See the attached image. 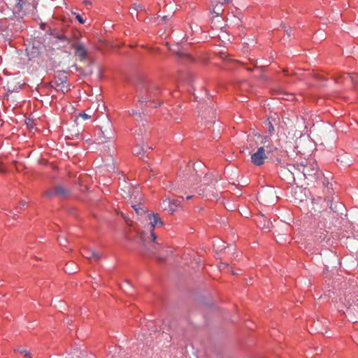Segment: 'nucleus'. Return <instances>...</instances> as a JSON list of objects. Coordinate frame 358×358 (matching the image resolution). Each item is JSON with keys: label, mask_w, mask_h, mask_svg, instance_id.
Returning <instances> with one entry per match:
<instances>
[{"label": "nucleus", "mask_w": 358, "mask_h": 358, "mask_svg": "<svg viewBox=\"0 0 358 358\" xmlns=\"http://www.w3.org/2000/svg\"><path fill=\"white\" fill-rule=\"evenodd\" d=\"M181 201L179 199L171 200L170 213L173 214L180 206Z\"/></svg>", "instance_id": "12"}, {"label": "nucleus", "mask_w": 358, "mask_h": 358, "mask_svg": "<svg viewBox=\"0 0 358 358\" xmlns=\"http://www.w3.org/2000/svg\"><path fill=\"white\" fill-rule=\"evenodd\" d=\"M266 152L263 148H258L257 151L251 155V162L256 166H262L267 158Z\"/></svg>", "instance_id": "5"}, {"label": "nucleus", "mask_w": 358, "mask_h": 358, "mask_svg": "<svg viewBox=\"0 0 358 358\" xmlns=\"http://www.w3.org/2000/svg\"><path fill=\"white\" fill-rule=\"evenodd\" d=\"M214 176L213 174H205L203 177V184L205 185H215V182L216 181L215 178H213Z\"/></svg>", "instance_id": "13"}, {"label": "nucleus", "mask_w": 358, "mask_h": 358, "mask_svg": "<svg viewBox=\"0 0 358 358\" xmlns=\"http://www.w3.org/2000/svg\"><path fill=\"white\" fill-rule=\"evenodd\" d=\"M72 15L75 16L76 19L79 22L80 24H84L85 22V20L79 13L73 12Z\"/></svg>", "instance_id": "21"}, {"label": "nucleus", "mask_w": 358, "mask_h": 358, "mask_svg": "<svg viewBox=\"0 0 358 358\" xmlns=\"http://www.w3.org/2000/svg\"><path fill=\"white\" fill-rule=\"evenodd\" d=\"M141 97L136 104L137 107L143 108L144 104L149 103L152 107H157L160 103H155V98L159 94V90L147 81L143 83L140 90Z\"/></svg>", "instance_id": "1"}, {"label": "nucleus", "mask_w": 358, "mask_h": 358, "mask_svg": "<svg viewBox=\"0 0 358 358\" xmlns=\"http://www.w3.org/2000/svg\"><path fill=\"white\" fill-rule=\"evenodd\" d=\"M54 37L60 41H68V37L62 33H55L53 34Z\"/></svg>", "instance_id": "16"}, {"label": "nucleus", "mask_w": 358, "mask_h": 358, "mask_svg": "<svg viewBox=\"0 0 358 358\" xmlns=\"http://www.w3.org/2000/svg\"><path fill=\"white\" fill-rule=\"evenodd\" d=\"M80 116L83 120H88V119H90V115H87V114H86V113H80Z\"/></svg>", "instance_id": "27"}, {"label": "nucleus", "mask_w": 358, "mask_h": 358, "mask_svg": "<svg viewBox=\"0 0 358 358\" xmlns=\"http://www.w3.org/2000/svg\"><path fill=\"white\" fill-rule=\"evenodd\" d=\"M26 203H26L25 201H22V202L20 203V208H22V207H24V206L26 205Z\"/></svg>", "instance_id": "30"}, {"label": "nucleus", "mask_w": 358, "mask_h": 358, "mask_svg": "<svg viewBox=\"0 0 358 358\" xmlns=\"http://www.w3.org/2000/svg\"><path fill=\"white\" fill-rule=\"evenodd\" d=\"M178 55L181 58L184 59L185 60H186L188 62H192L194 61V58L190 55L183 53V52H179Z\"/></svg>", "instance_id": "17"}, {"label": "nucleus", "mask_w": 358, "mask_h": 358, "mask_svg": "<svg viewBox=\"0 0 358 358\" xmlns=\"http://www.w3.org/2000/svg\"><path fill=\"white\" fill-rule=\"evenodd\" d=\"M15 351L19 352L21 354L24 355V356L28 357V358H31V354L29 352H27L26 350H24V349L18 348V349L15 350Z\"/></svg>", "instance_id": "23"}, {"label": "nucleus", "mask_w": 358, "mask_h": 358, "mask_svg": "<svg viewBox=\"0 0 358 358\" xmlns=\"http://www.w3.org/2000/svg\"><path fill=\"white\" fill-rule=\"evenodd\" d=\"M171 206V199L167 198L163 200L161 203V207L164 210L168 211L170 213V206Z\"/></svg>", "instance_id": "15"}, {"label": "nucleus", "mask_w": 358, "mask_h": 358, "mask_svg": "<svg viewBox=\"0 0 358 358\" xmlns=\"http://www.w3.org/2000/svg\"><path fill=\"white\" fill-rule=\"evenodd\" d=\"M132 208L135 210L136 213L138 215H141V213H145V210L141 207V203L132 205Z\"/></svg>", "instance_id": "19"}, {"label": "nucleus", "mask_w": 358, "mask_h": 358, "mask_svg": "<svg viewBox=\"0 0 358 358\" xmlns=\"http://www.w3.org/2000/svg\"><path fill=\"white\" fill-rule=\"evenodd\" d=\"M339 206L341 207V208L343 207L341 203L339 204Z\"/></svg>", "instance_id": "36"}, {"label": "nucleus", "mask_w": 358, "mask_h": 358, "mask_svg": "<svg viewBox=\"0 0 358 358\" xmlns=\"http://www.w3.org/2000/svg\"><path fill=\"white\" fill-rule=\"evenodd\" d=\"M73 48L75 50V54L78 56L81 60H83L87 57V50L83 43H78L73 45Z\"/></svg>", "instance_id": "8"}, {"label": "nucleus", "mask_w": 358, "mask_h": 358, "mask_svg": "<svg viewBox=\"0 0 358 358\" xmlns=\"http://www.w3.org/2000/svg\"><path fill=\"white\" fill-rule=\"evenodd\" d=\"M34 9V6L31 4L29 0H15V12L25 14L27 12Z\"/></svg>", "instance_id": "6"}, {"label": "nucleus", "mask_w": 358, "mask_h": 358, "mask_svg": "<svg viewBox=\"0 0 358 358\" xmlns=\"http://www.w3.org/2000/svg\"><path fill=\"white\" fill-rule=\"evenodd\" d=\"M58 241H59V245L62 246H65V244L67 243L66 239L64 237H60L59 238Z\"/></svg>", "instance_id": "26"}, {"label": "nucleus", "mask_w": 358, "mask_h": 358, "mask_svg": "<svg viewBox=\"0 0 358 358\" xmlns=\"http://www.w3.org/2000/svg\"><path fill=\"white\" fill-rule=\"evenodd\" d=\"M266 126L268 130V132L270 135L273 134L275 129L271 122L270 121V118L268 119V122L266 123Z\"/></svg>", "instance_id": "18"}, {"label": "nucleus", "mask_w": 358, "mask_h": 358, "mask_svg": "<svg viewBox=\"0 0 358 358\" xmlns=\"http://www.w3.org/2000/svg\"><path fill=\"white\" fill-rule=\"evenodd\" d=\"M15 211H16L17 213H19L18 208H17L15 209Z\"/></svg>", "instance_id": "35"}, {"label": "nucleus", "mask_w": 358, "mask_h": 358, "mask_svg": "<svg viewBox=\"0 0 358 358\" xmlns=\"http://www.w3.org/2000/svg\"><path fill=\"white\" fill-rule=\"evenodd\" d=\"M227 266H228V264L222 263V264L220 266V269H223V268H226V267H227Z\"/></svg>", "instance_id": "28"}, {"label": "nucleus", "mask_w": 358, "mask_h": 358, "mask_svg": "<svg viewBox=\"0 0 358 358\" xmlns=\"http://www.w3.org/2000/svg\"><path fill=\"white\" fill-rule=\"evenodd\" d=\"M201 164H194L193 166H194V169L196 171L197 168H199V166H201Z\"/></svg>", "instance_id": "29"}, {"label": "nucleus", "mask_w": 358, "mask_h": 358, "mask_svg": "<svg viewBox=\"0 0 358 358\" xmlns=\"http://www.w3.org/2000/svg\"><path fill=\"white\" fill-rule=\"evenodd\" d=\"M125 285H130L129 282L127 281V282H125Z\"/></svg>", "instance_id": "34"}, {"label": "nucleus", "mask_w": 358, "mask_h": 358, "mask_svg": "<svg viewBox=\"0 0 358 358\" xmlns=\"http://www.w3.org/2000/svg\"><path fill=\"white\" fill-rule=\"evenodd\" d=\"M292 167L298 169V171L302 173L305 177L316 175L318 170L317 164L315 162L308 163L306 165L298 164L297 166H292Z\"/></svg>", "instance_id": "3"}, {"label": "nucleus", "mask_w": 358, "mask_h": 358, "mask_svg": "<svg viewBox=\"0 0 358 358\" xmlns=\"http://www.w3.org/2000/svg\"><path fill=\"white\" fill-rule=\"evenodd\" d=\"M297 165L298 164H289L288 165V166H289L288 170H289V172L292 173V175L294 174V171H298V169H294V168H292V166H297Z\"/></svg>", "instance_id": "25"}, {"label": "nucleus", "mask_w": 358, "mask_h": 358, "mask_svg": "<svg viewBox=\"0 0 358 358\" xmlns=\"http://www.w3.org/2000/svg\"><path fill=\"white\" fill-rule=\"evenodd\" d=\"M346 311L348 315H358V298L353 300L352 303L348 306Z\"/></svg>", "instance_id": "10"}, {"label": "nucleus", "mask_w": 358, "mask_h": 358, "mask_svg": "<svg viewBox=\"0 0 358 358\" xmlns=\"http://www.w3.org/2000/svg\"><path fill=\"white\" fill-rule=\"evenodd\" d=\"M192 198V195H189V196H187L186 197V199H187V200H189V199H191Z\"/></svg>", "instance_id": "31"}, {"label": "nucleus", "mask_w": 358, "mask_h": 358, "mask_svg": "<svg viewBox=\"0 0 358 358\" xmlns=\"http://www.w3.org/2000/svg\"><path fill=\"white\" fill-rule=\"evenodd\" d=\"M146 149H148V150H152V147H148V146H147V147H146Z\"/></svg>", "instance_id": "33"}, {"label": "nucleus", "mask_w": 358, "mask_h": 358, "mask_svg": "<svg viewBox=\"0 0 358 358\" xmlns=\"http://www.w3.org/2000/svg\"><path fill=\"white\" fill-rule=\"evenodd\" d=\"M73 263H70L69 264H66V266H65V268H64V271L66 273H74L76 272V268L73 269L71 268V267H70L71 266H73Z\"/></svg>", "instance_id": "22"}, {"label": "nucleus", "mask_w": 358, "mask_h": 358, "mask_svg": "<svg viewBox=\"0 0 358 358\" xmlns=\"http://www.w3.org/2000/svg\"><path fill=\"white\" fill-rule=\"evenodd\" d=\"M166 19H167V16H164V17H163V20H164V21H166Z\"/></svg>", "instance_id": "32"}, {"label": "nucleus", "mask_w": 358, "mask_h": 358, "mask_svg": "<svg viewBox=\"0 0 358 358\" xmlns=\"http://www.w3.org/2000/svg\"><path fill=\"white\" fill-rule=\"evenodd\" d=\"M55 89L57 91H60L64 94L69 90V87L66 81H62L61 83L57 84Z\"/></svg>", "instance_id": "14"}, {"label": "nucleus", "mask_w": 358, "mask_h": 358, "mask_svg": "<svg viewBox=\"0 0 358 358\" xmlns=\"http://www.w3.org/2000/svg\"><path fill=\"white\" fill-rule=\"evenodd\" d=\"M261 143L262 145L259 148H263L267 154L272 153L276 150L271 138L267 135L262 137Z\"/></svg>", "instance_id": "7"}, {"label": "nucleus", "mask_w": 358, "mask_h": 358, "mask_svg": "<svg viewBox=\"0 0 358 358\" xmlns=\"http://www.w3.org/2000/svg\"><path fill=\"white\" fill-rule=\"evenodd\" d=\"M82 255L86 259H91L93 257V258L96 259V260H98L100 258V256L98 253H96L94 250H87V249L83 250V251L82 252Z\"/></svg>", "instance_id": "11"}, {"label": "nucleus", "mask_w": 358, "mask_h": 358, "mask_svg": "<svg viewBox=\"0 0 358 358\" xmlns=\"http://www.w3.org/2000/svg\"><path fill=\"white\" fill-rule=\"evenodd\" d=\"M148 220L150 221V237L152 239V244L153 249L152 250V253H155L158 248H160L159 244L156 241L157 236L154 233L153 229L155 227H163L164 222L159 217V214L152 213L147 215Z\"/></svg>", "instance_id": "2"}, {"label": "nucleus", "mask_w": 358, "mask_h": 358, "mask_svg": "<svg viewBox=\"0 0 358 358\" xmlns=\"http://www.w3.org/2000/svg\"><path fill=\"white\" fill-rule=\"evenodd\" d=\"M143 133L141 129V128L139 129V132L137 131V130H135L134 131V136H135V143L136 145L133 148V154L139 157L140 158H143L144 153L146 152L145 149L143 145H141L140 141V136H143Z\"/></svg>", "instance_id": "4"}, {"label": "nucleus", "mask_w": 358, "mask_h": 358, "mask_svg": "<svg viewBox=\"0 0 358 358\" xmlns=\"http://www.w3.org/2000/svg\"><path fill=\"white\" fill-rule=\"evenodd\" d=\"M230 0H218V3H220V6H216L217 7V11H215V13L218 15L222 11V6L227 3V2H229Z\"/></svg>", "instance_id": "20"}, {"label": "nucleus", "mask_w": 358, "mask_h": 358, "mask_svg": "<svg viewBox=\"0 0 358 358\" xmlns=\"http://www.w3.org/2000/svg\"><path fill=\"white\" fill-rule=\"evenodd\" d=\"M67 192L66 190V189L62 186V185H57V187H55V188L52 190H48L47 192H46V195L48 197H51L54 195H58V196H64L66 194Z\"/></svg>", "instance_id": "9"}, {"label": "nucleus", "mask_w": 358, "mask_h": 358, "mask_svg": "<svg viewBox=\"0 0 358 358\" xmlns=\"http://www.w3.org/2000/svg\"><path fill=\"white\" fill-rule=\"evenodd\" d=\"M129 115H136V120H138V118H141V114L138 112H137L136 110H131L129 111Z\"/></svg>", "instance_id": "24"}]
</instances>
